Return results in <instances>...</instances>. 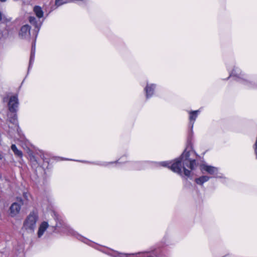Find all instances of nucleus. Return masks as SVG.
I'll return each mask as SVG.
<instances>
[{"label": "nucleus", "instance_id": "nucleus-1", "mask_svg": "<svg viewBox=\"0 0 257 257\" xmlns=\"http://www.w3.org/2000/svg\"><path fill=\"white\" fill-rule=\"evenodd\" d=\"M196 155L195 152L192 150L191 147H188L181 156L174 161H163L156 163L157 166L167 167L173 172L183 176L190 177L191 171L195 168L196 161L195 159L190 157Z\"/></svg>", "mask_w": 257, "mask_h": 257}, {"label": "nucleus", "instance_id": "nucleus-2", "mask_svg": "<svg viewBox=\"0 0 257 257\" xmlns=\"http://www.w3.org/2000/svg\"><path fill=\"white\" fill-rule=\"evenodd\" d=\"M53 217L56 222L55 226V229L57 232H62L69 235L73 236L86 243H88V242L90 241L88 239L81 236L73 229L71 228L69 226L64 222L62 217L59 216L56 212H53Z\"/></svg>", "mask_w": 257, "mask_h": 257}, {"label": "nucleus", "instance_id": "nucleus-3", "mask_svg": "<svg viewBox=\"0 0 257 257\" xmlns=\"http://www.w3.org/2000/svg\"><path fill=\"white\" fill-rule=\"evenodd\" d=\"M229 77H233L234 80L240 81L243 84L245 85L247 88L249 89L257 88V79L250 81L245 78L244 75L241 73L240 69L237 67L234 66L231 71L229 69Z\"/></svg>", "mask_w": 257, "mask_h": 257}, {"label": "nucleus", "instance_id": "nucleus-4", "mask_svg": "<svg viewBox=\"0 0 257 257\" xmlns=\"http://www.w3.org/2000/svg\"><path fill=\"white\" fill-rule=\"evenodd\" d=\"M38 220V213L34 211L31 212L24 220L22 229L28 232H33L36 228Z\"/></svg>", "mask_w": 257, "mask_h": 257}, {"label": "nucleus", "instance_id": "nucleus-5", "mask_svg": "<svg viewBox=\"0 0 257 257\" xmlns=\"http://www.w3.org/2000/svg\"><path fill=\"white\" fill-rule=\"evenodd\" d=\"M19 37L21 39H26L28 41H30L32 39L33 42L32 44V49L29 61V65L28 68V71L32 67L34 63L35 57L36 52V41L37 37V33H19Z\"/></svg>", "mask_w": 257, "mask_h": 257}, {"label": "nucleus", "instance_id": "nucleus-6", "mask_svg": "<svg viewBox=\"0 0 257 257\" xmlns=\"http://www.w3.org/2000/svg\"><path fill=\"white\" fill-rule=\"evenodd\" d=\"M17 201L13 203L9 208L10 215L12 217H16L19 214L21 207L24 204L23 200L21 198H17Z\"/></svg>", "mask_w": 257, "mask_h": 257}, {"label": "nucleus", "instance_id": "nucleus-7", "mask_svg": "<svg viewBox=\"0 0 257 257\" xmlns=\"http://www.w3.org/2000/svg\"><path fill=\"white\" fill-rule=\"evenodd\" d=\"M200 168L202 173H203L204 171H205L208 174L213 175V177H220L219 176H218V170L217 168L206 164H202L201 165Z\"/></svg>", "mask_w": 257, "mask_h": 257}, {"label": "nucleus", "instance_id": "nucleus-8", "mask_svg": "<svg viewBox=\"0 0 257 257\" xmlns=\"http://www.w3.org/2000/svg\"><path fill=\"white\" fill-rule=\"evenodd\" d=\"M19 105V100L17 95H14L10 98L8 102L9 110L12 113H16Z\"/></svg>", "mask_w": 257, "mask_h": 257}, {"label": "nucleus", "instance_id": "nucleus-9", "mask_svg": "<svg viewBox=\"0 0 257 257\" xmlns=\"http://www.w3.org/2000/svg\"><path fill=\"white\" fill-rule=\"evenodd\" d=\"M149 163L150 162L148 161L130 162L128 164V166L131 169L135 170H140L144 169L147 164Z\"/></svg>", "mask_w": 257, "mask_h": 257}, {"label": "nucleus", "instance_id": "nucleus-10", "mask_svg": "<svg viewBox=\"0 0 257 257\" xmlns=\"http://www.w3.org/2000/svg\"><path fill=\"white\" fill-rule=\"evenodd\" d=\"M199 110H195V111H190L189 112V125L191 128L190 131V135H192L193 134V127L194 125V123L196 118L198 116L199 113L200 112Z\"/></svg>", "mask_w": 257, "mask_h": 257}, {"label": "nucleus", "instance_id": "nucleus-11", "mask_svg": "<svg viewBox=\"0 0 257 257\" xmlns=\"http://www.w3.org/2000/svg\"><path fill=\"white\" fill-rule=\"evenodd\" d=\"M156 87V85L154 84H147V86L145 88V91L146 94V98H149L154 94V92Z\"/></svg>", "mask_w": 257, "mask_h": 257}, {"label": "nucleus", "instance_id": "nucleus-12", "mask_svg": "<svg viewBox=\"0 0 257 257\" xmlns=\"http://www.w3.org/2000/svg\"><path fill=\"white\" fill-rule=\"evenodd\" d=\"M49 225L48 222L46 221L43 222L40 225L38 231V237H41L44 234V232L46 231L47 228H48Z\"/></svg>", "mask_w": 257, "mask_h": 257}, {"label": "nucleus", "instance_id": "nucleus-13", "mask_svg": "<svg viewBox=\"0 0 257 257\" xmlns=\"http://www.w3.org/2000/svg\"><path fill=\"white\" fill-rule=\"evenodd\" d=\"M29 21L30 23L35 27V31L36 32H38L40 30L41 24L38 23L36 18L33 16L29 17Z\"/></svg>", "mask_w": 257, "mask_h": 257}, {"label": "nucleus", "instance_id": "nucleus-14", "mask_svg": "<svg viewBox=\"0 0 257 257\" xmlns=\"http://www.w3.org/2000/svg\"><path fill=\"white\" fill-rule=\"evenodd\" d=\"M33 11L38 18L40 19L43 18L44 12L41 7L39 6H35L33 8Z\"/></svg>", "mask_w": 257, "mask_h": 257}, {"label": "nucleus", "instance_id": "nucleus-15", "mask_svg": "<svg viewBox=\"0 0 257 257\" xmlns=\"http://www.w3.org/2000/svg\"><path fill=\"white\" fill-rule=\"evenodd\" d=\"M210 177L207 176H202L195 179V182L199 185H203L206 182H207L210 178Z\"/></svg>", "mask_w": 257, "mask_h": 257}, {"label": "nucleus", "instance_id": "nucleus-16", "mask_svg": "<svg viewBox=\"0 0 257 257\" xmlns=\"http://www.w3.org/2000/svg\"><path fill=\"white\" fill-rule=\"evenodd\" d=\"M11 149L16 157H19L20 158H22L23 157V154L22 152L18 149L17 146L13 144L12 145Z\"/></svg>", "mask_w": 257, "mask_h": 257}, {"label": "nucleus", "instance_id": "nucleus-17", "mask_svg": "<svg viewBox=\"0 0 257 257\" xmlns=\"http://www.w3.org/2000/svg\"><path fill=\"white\" fill-rule=\"evenodd\" d=\"M10 121L13 124L15 125L18 128L19 127L16 113H13L12 116L10 117Z\"/></svg>", "mask_w": 257, "mask_h": 257}, {"label": "nucleus", "instance_id": "nucleus-18", "mask_svg": "<svg viewBox=\"0 0 257 257\" xmlns=\"http://www.w3.org/2000/svg\"><path fill=\"white\" fill-rule=\"evenodd\" d=\"M71 0H55V6H56V8L58 7L67 4L68 3L71 2Z\"/></svg>", "mask_w": 257, "mask_h": 257}, {"label": "nucleus", "instance_id": "nucleus-19", "mask_svg": "<svg viewBox=\"0 0 257 257\" xmlns=\"http://www.w3.org/2000/svg\"><path fill=\"white\" fill-rule=\"evenodd\" d=\"M114 163H115V162H114ZM91 163L94 164V165L101 166H107L109 164L114 163V162H96V163L92 162Z\"/></svg>", "mask_w": 257, "mask_h": 257}, {"label": "nucleus", "instance_id": "nucleus-20", "mask_svg": "<svg viewBox=\"0 0 257 257\" xmlns=\"http://www.w3.org/2000/svg\"><path fill=\"white\" fill-rule=\"evenodd\" d=\"M31 30V27L27 24L22 27L21 29V32H30Z\"/></svg>", "mask_w": 257, "mask_h": 257}, {"label": "nucleus", "instance_id": "nucleus-21", "mask_svg": "<svg viewBox=\"0 0 257 257\" xmlns=\"http://www.w3.org/2000/svg\"><path fill=\"white\" fill-rule=\"evenodd\" d=\"M4 23L10 22L11 21V18H7L5 16H3V20Z\"/></svg>", "mask_w": 257, "mask_h": 257}, {"label": "nucleus", "instance_id": "nucleus-22", "mask_svg": "<svg viewBox=\"0 0 257 257\" xmlns=\"http://www.w3.org/2000/svg\"><path fill=\"white\" fill-rule=\"evenodd\" d=\"M31 161L33 163V165H34L38 164L37 161L36 160V159H35V158L34 157H33L31 158Z\"/></svg>", "mask_w": 257, "mask_h": 257}, {"label": "nucleus", "instance_id": "nucleus-23", "mask_svg": "<svg viewBox=\"0 0 257 257\" xmlns=\"http://www.w3.org/2000/svg\"><path fill=\"white\" fill-rule=\"evenodd\" d=\"M29 194L27 193V192H24L23 193V197L26 199V200H28L29 199Z\"/></svg>", "mask_w": 257, "mask_h": 257}, {"label": "nucleus", "instance_id": "nucleus-24", "mask_svg": "<svg viewBox=\"0 0 257 257\" xmlns=\"http://www.w3.org/2000/svg\"><path fill=\"white\" fill-rule=\"evenodd\" d=\"M3 20V16L1 12L0 11V22Z\"/></svg>", "mask_w": 257, "mask_h": 257}, {"label": "nucleus", "instance_id": "nucleus-25", "mask_svg": "<svg viewBox=\"0 0 257 257\" xmlns=\"http://www.w3.org/2000/svg\"><path fill=\"white\" fill-rule=\"evenodd\" d=\"M7 0H0L1 2H5Z\"/></svg>", "mask_w": 257, "mask_h": 257}]
</instances>
